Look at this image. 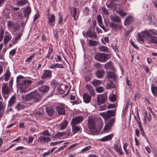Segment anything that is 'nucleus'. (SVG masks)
I'll use <instances>...</instances> for the list:
<instances>
[{
  "mask_svg": "<svg viewBox=\"0 0 157 157\" xmlns=\"http://www.w3.org/2000/svg\"><path fill=\"white\" fill-rule=\"evenodd\" d=\"M12 89L9 88L7 83H5L2 87V93L4 98L6 99Z\"/></svg>",
  "mask_w": 157,
  "mask_h": 157,
  "instance_id": "nucleus-8",
  "label": "nucleus"
},
{
  "mask_svg": "<svg viewBox=\"0 0 157 157\" xmlns=\"http://www.w3.org/2000/svg\"><path fill=\"white\" fill-rule=\"evenodd\" d=\"M6 107L5 104L4 103L0 101V112H3L4 113V109Z\"/></svg>",
  "mask_w": 157,
  "mask_h": 157,
  "instance_id": "nucleus-46",
  "label": "nucleus"
},
{
  "mask_svg": "<svg viewBox=\"0 0 157 157\" xmlns=\"http://www.w3.org/2000/svg\"><path fill=\"white\" fill-rule=\"evenodd\" d=\"M115 86L113 82L111 80H109L107 83V88L108 89H110L111 88H113Z\"/></svg>",
  "mask_w": 157,
  "mask_h": 157,
  "instance_id": "nucleus-42",
  "label": "nucleus"
},
{
  "mask_svg": "<svg viewBox=\"0 0 157 157\" xmlns=\"http://www.w3.org/2000/svg\"><path fill=\"white\" fill-rule=\"evenodd\" d=\"M42 134L43 135L45 136H49L50 135V134L48 130L43 131Z\"/></svg>",
  "mask_w": 157,
  "mask_h": 157,
  "instance_id": "nucleus-59",
  "label": "nucleus"
},
{
  "mask_svg": "<svg viewBox=\"0 0 157 157\" xmlns=\"http://www.w3.org/2000/svg\"><path fill=\"white\" fill-rule=\"evenodd\" d=\"M86 88L87 90L90 93V95L92 96H94L95 95V91L93 87L90 84H87L86 85Z\"/></svg>",
  "mask_w": 157,
  "mask_h": 157,
  "instance_id": "nucleus-16",
  "label": "nucleus"
},
{
  "mask_svg": "<svg viewBox=\"0 0 157 157\" xmlns=\"http://www.w3.org/2000/svg\"><path fill=\"white\" fill-rule=\"evenodd\" d=\"M88 40V44L90 46H96L98 44V42L97 41L92 40Z\"/></svg>",
  "mask_w": 157,
  "mask_h": 157,
  "instance_id": "nucleus-44",
  "label": "nucleus"
},
{
  "mask_svg": "<svg viewBox=\"0 0 157 157\" xmlns=\"http://www.w3.org/2000/svg\"><path fill=\"white\" fill-rule=\"evenodd\" d=\"M104 88L102 86L97 87L96 88L97 91L98 93H101L104 90Z\"/></svg>",
  "mask_w": 157,
  "mask_h": 157,
  "instance_id": "nucleus-55",
  "label": "nucleus"
},
{
  "mask_svg": "<svg viewBox=\"0 0 157 157\" xmlns=\"http://www.w3.org/2000/svg\"><path fill=\"white\" fill-rule=\"evenodd\" d=\"M110 18L113 21L118 23H121V20L119 16L116 15H111L110 16Z\"/></svg>",
  "mask_w": 157,
  "mask_h": 157,
  "instance_id": "nucleus-22",
  "label": "nucleus"
},
{
  "mask_svg": "<svg viewBox=\"0 0 157 157\" xmlns=\"http://www.w3.org/2000/svg\"><path fill=\"white\" fill-rule=\"evenodd\" d=\"M70 12L71 15L73 17L75 20H76L78 17V15L77 14V9L75 7H72L71 8Z\"/></svg>",
  "mask_w": 157,
  "mask_h": 157,
  "instance_id": "nucleus-15",
  "label": "nucleus"
},
{
  "mask_svg": "<svg viewBox=\"0 0 157 157\" xmlns=\"http://www.w3.org/2000/svg\"><path fill=\"white\" fill-rule=\"evenodd\" d=\"M48 24L51 26H54V24H52V22L55 21V16L54 15L52 14L51 17H48Z\"/></svg>",
  "mask_w": 157,
  "mask_h": 157,
  "instance_id": "nucleus-32",
  "label": "nucleus"
},
{
  "mask_svg": "<svg viewBox=\"0 0 157 157\" xmlns=\"http://www.w3.org/2000/svg\"><path fill=\"white\" fill-rule=\"evenodd\" d=\"M38 140H40V143H43L46 142H48L51 140L50 137H46L44 136H41L38 139Z\"/></svg>",
  "mask_w": 157,
  "mask_h": 157,
  "instance_id": "nucleus-27",
  "label": "nucleus"
},
{
  "mask_svg": "<svg viewBox=\"0 0 157 157\" xmlns=\"http://www.w3.org/2000/svg\"><path fill=\"white\" fill-rule=\"evenodd\" d=\"M151 90L153 94L155 95L157 93V86H155L153 84L151 85Z\"/></svg>",
  "mask_w": 157,
  "mask_h": 157,
  "instance_id": "nucleus-39",
  "label": "nucleus"
},
{
  "mask_svg": "<svg viewBox=\"0 0 157 157\" xmlns=\"http://www.w3.org/2000/svg\"><path fill=\"white\" fill-rule=\"evenodd\" d=\"M101 64L100 63H97L95 64L94 65V67L96 68H98L101 67Z\"/></svg>",
  "mask_w": 157,
  "mask_h": 157,
  "instance_id": "nucleus-63",
  "label": "nucleus"
},
{
  "mask_svg": "<svg viewBox=\"0 0 157 157\" xmlns=\"http://www.w3.org/2000/svg\"><path fill=\"white\" fill-rule=\"evenodd\" d=\"M23 14L25 17L27 18V20L29 18V16L31 12V7L28 6L25 8L23 10Z\"/></svg>",
  "mask_w": 157,
  "mask_h": 157,
  "instance_id": "nucleus-11",
  "label": "nucleus"
},
{
  "mask_svg": "<svg viewBox=\"0 0 157 157\" xmlns=\"http://www.w3.org/2000/svg\"><path fill=\"white\" fill-rule=\"evenodd\" d=\"M109 100L112 102H114L116 100V95L112 94L109 96Z\"/></svg>",
  "mask_w": 157,
  "mask_h": 157,
  "instance_id": "nucleus-47",
  "label": "nucleus"
},
{
  "mask_svg": "<svg viewBox=\"0 0 157 157\" xmlns=\"http://www.w3.org/2000/svg\"><path fill=\"white\" fill-rule=\"evenodd\" d=\"M34 138L32 136H29L28 137V143L30 144L33 142Z\"/></svg>",
  "mask_w": 157,
  "mask_h": 157,
  "instance_id": "nucleus-61",
  "label": "nucleus"
},
{
  "mask_svg": "<svg viewBox=\"0 0 157 157\" xmlns=\"http://www.w3.org/2000/svg\"><path fill=\"white\" fill-rule=\"evenodd\" d=\"M86 34L91 39L92 38L95 39H98V37L96 33L94 32L91 31L89 30L86 32Z\"/></svg>",
  "mask_w": 157,
  "mask_h": 157,
  "instance_id": "nucleus-18",
  "label": "nucleus"
},
{
  "mask_svg": "<svg viewBox=\"0 0 157 157\" xmlns=\"http://www.w3.org/2000/svg\"><path fill=\"white\" fill-rule=\"evenodd\" d=\"M25 98L27 101L33 99L34 102H38L41 100V96L37 91H34L27 95Z\"/></svg>",
  "mask_w": 157,
  "mask_h": 157,
  "instance_id": "nucleus-3",
  "label": "nucleus"
},
{
  "mask_svg": "<svg viewBox=\"0 0 157 157\" xmlns=\"http://www.w3.org/2000/svg\"><path fill=\"white\" fill-rule=\"evenodd\" d=\"M107 100V96L105 94L98 95L97 97V104L100 105L102 104L105 103Z\"/></svg>",
  "mask_w": 157,
  "mask_h": 157,
  "instance_id": "nucleus-6",
  "label": "nucleus"
},
{
  "mask_svg": "<svg viewBox=\"0 0 157 157\" xmlns=\"http://www.w3.org/2000/svg\"><path fill=\"white\" fill-rule=\"evenodd\" d=\"M35 56V54L34 53L33 55L27 58L25 60L26 62H30L32 59Z\"/></svg>",
  "mask_w": 157,
  "mask_h": 157,
  "instance_id": "nucleus-54",
  "label": "nucleus"
},
{
  "mask_svg": "<svg viewBox=\"0 0 157 157\" xmlns=\"http://www.w3.org/2000/svg\"><path fill=\"white\" fill-rule=\"evenodd\" d=\"M68 122L67 120H65L63 122L61 123L60 124V129H64L67 126Z\"/></svg>",
  "mask_w": 157,
  "mask_h": 157,
  "instance_id": "nucleus-43",
  "label": "nucleus"
},
{
  "mask_svg": "<svg viewBox=\"0 0 157 157\" xmlns=\"http://www.w3.org/2000/svg\"><path fill=\"white\" fill-rule=\"evenodd\" d=\"M16 50L15 49H13L11 50L10 52V54L12 55V56H13L16 53Z\"/></svg>",
  "mask_w": 157,
  "mask_h": 157,
  "instance_id": "nucleus-64",
  "label": "nucleus"
},
{
  "mask_svg": "<svg viewBox=\"0 0 157 157\" xmlns=\"http://www.w3.org/2000/svg\"><path fill=\"white\" fill-rule=\"evenodd\" d=\"M90 10L88 7H86L83 10L84 13L86 15H88L90 13Z\"/></svg>",
  "mask_w": 157,
  "mask_h": 157,
  "instance_id": "nucleus-56",
  "label": "nucleus"
},
{
  "mask_svg": "<svg viewBox=\"0 0 157 157\" xmlns=\"http://www.w3.org/2000/svg\"><path fill=\"white\" fill-rule=\"evenodd\" d=\"M11 73L9 70H7L6 73L5 74V76L4 77V80L5 81H7L9 79Z\"/></svg>",
  "mask_w": 157,
  "mask_h": 157,
  "instance_id": "nucleus-41",
  "label": "nucleus"
},
{
  "mask_svg": "<svg viewBox=\"0 0 157 157\" xmlns=\"http://www.w3.org/2000/svg\"><path fill=\"white\" fill-rule=\"evenodd\" d=\"M49 88L50 87L46 85L38 87L39 90L43 93L47 92L49 90Z\"/></svg>",
  "mask_w": 157,
  "mask_h": 157,
  "instance_id": "nucleus-24",
  "label": "nucleus"
},
{
  "mask_svg": "<svg viewBox=\"0 0 157 157\" xmlns=\"http://www.w3.org/2000/svg\"><path fill=\"white\" fill-rule=\"evenodd\" d=\"M105 74V72L103 69L99 70L96 72V76L98 78L103 77Z\"/></svg>",
  "mask_w": 157,
  "mask_h": 157,
  "instance_id": "nucleus-23",
  "label": "nucleus"
},
{
  "mask_svg": "<svg viewBox=\"0 0 157 157\" xmlns=\"http://www.w3.org/2000/svg\"><path fill=\"white\" fill-rule=\"evenodd\" d=\"M97 21L98 23L99 26L105 32H106L108 31L104 26L102 22V17L100 15H98L97 16Z\"/></svg>",
  "mask_w": 157,
  "mask_h": 157,
  "instance_id": "nucleus-14",
  "label": "nucleus"
},
{
  "mask_svg": "<svg viewBox=\"0 0 157 157\" xmlns=\"http://www.w3.org/2000/svg\"><path fill=\"white\" fill-rule=\"evenodd\" d=\"M116 119L115 117H113L108 120L107 121L105 124L103 130L106 131L110 130L112 127L115 122Z\"/></svg>",
  "mask_w": 157,
  "mask_h": 157,
  "instance_id": "nucleus-7",
  "label": "nucleus"
},
{
  "mask_svg": "<svg viewBox=\"0 0 157 157\" xmlns=\"http://www.w3.org/2000/svg\"><path fill=\"white\" fill-rule=\"evenodd\" d=\"M99 49L101 51L106 52L108 51V49L105 46H101L99 47Z\"/></svg>",
  "mask_w": 157,
  "mask_h": 157,
  "instance_id": "nucleus-51",
  "label": "nucleus"
},
{
  "mask_svg": "<svg viewBox=\"0 0 157 157\" xmlns=\"http://www.w3.org/2000/svg\"><path fill=\"white\" fill-rule=\"evenodd\" d=\"M149 116V114H148L147 112V111H145L144 113V122L145 124H146L147 120V119L148 117Z\"/></svg>",
  "mask_w": 157,
  "mask_h": 157,
  "instance_id": "nucleus-52",
  "label": "nucleus"
},
{
  "mask_svg": "<svg viewBox=\"0 0 157 157\" xmlns=\"http://www.w3.org/2000/svg\"><path fill=\"white\" fill-rule=\"evenodd\" d=\"M35 115L37 117H41L44 115V112L38 111L36 113Z\"/></svg>",
  "mask_w": 157,
  "mask_h": 157,
  "instance_id": "nucleus-53",
  "label": "nucleus"
},
{
  "mask_svg": "<svg viewBox=\"0 0 157 157\" xmlns=\"http://www.w3.org/2000/svg\"><path fill=\"white\" fill-rule=\"evenodd\" d=\"M64 136H65L64 132H58L55 135V137L56 138H58Z\"/></svg>",
  "mask_w": 157,
  "mask_h": 157,
  "instance_id": "nucleus-49",
  "label": "nucleus"
},
{
  "mask_svg": "<svg viewBox=\"0 0 157 157\" xmlns=\"http://www.w3.org/2000/svg\"><path fill=\"white\" fill-rule=\"evenodd\" d=\"M106 77L109 80L110 79L114 80L116 79V75L113 72H107V75Z\"/></svg>",
  "mask_w": 157,
  "mask_h": 157,
  "instance_id": "nucleus-20",
  "label": "nucleus"
},
{
  "mask_svg": "<svg viewBox=\"0 0 157 157\" xmlns=\"http://www.w3.org/2000/svg\"><path fill=\"white\" fill-rule=\"evenodd\" d=\"M29 2L27 0H19L17 1V4L19 6H22Z\"/></svg>",
  "mask_w": 157,
  "mask_h": 157,
  "instance_id": "nucleus-31",
  "label": "nucleus"
},
{
  "mask_svg": "<svg viewBox=\"0 0 157 157\" xmlns=\"http://www.w3.org/2000/svg\"><path fill=\"white\" fill-rule=\"evenodd\" d=\"M99 115L103 117L104 119L106 121L110 118L111 117H114L116 115L115 110H110L106 112L102 113Z\"/></svg>",
  "mask_w": 157,
  "mask_h": 157,
  "instance_id": "nucleus-4",
  "label": "nucleus"
},
{
  "mask_svg": "<svg viewBox=\"0 0 157 157\" xmlns=\"http://www.w3.org/2000/svg\"><path fill=\"white\" fill-rule=\"evenodd\" d=\"M113 136L114 135L112 134L103 137L102 138L100 139L99 140L103 142L109 141L111 140Z\"/></svg>",
  "mask_w": 157,
  "mask_h": 157,
  "instance_id": "nucleus-26",
  "label": "nucleus"
},
{
  "mask_svg": "<svg viewBox=\"0 0 157 157\" xmlns=\"http://www.w3.org/2000/svg\"><path fill=\"white\" fill-rule=\"evenodd\" d=\"M102 11L105 14H108V11L106 9L105 7H103L102 8Z\"/></svg>",
  "mask_w": 157,
  "mask_h": 157,
  "instance_id": "nucleus-60",
  "label": "nucleus"
},
{
  "mask_svg": "<svg viewBox=\"0 0 157 157\" xmlns=\"http://www.w3.org/2000/svg\"><path fill=\"white\" fill-rule=\"evenodd\" d=\"M91 148V147L90 146H89L86 147L82 149L81 151L82 153H83L85 151L88 150Z\"/></svg>",
  "mask_w": 157,
  "mask_h": 157,
  "instance_id": "nucleus-57",
  "label": "nucleus"
},
{
  "mask_svg": "<svg viewBox=\"0 0 157 157\" xmlns=\"http://www.w3.org/2000/svg\"><path fill=\"white\" fill-rule=\"evenodd\" d=\"M108 54L98 53L95 55V59L101 62H105L108 59Z\"/></svg>",
  "mask_w": 157,
  "mask_h": 157,
  "instance_id": "nucleus-5",
  "label": "nucleus"
},
{
  "mask_svg": "<svg viewBox=\"0 0 157 157\" xmlns=\"http://www.w3.org/2000/svg\"><path fill=\"white\" fill-rule=\"evenodd\" d=\"M83 120V117L79 116L72 119L71 124H78L80 123Z\"/></svg>",
  "mask_w": 157,
  "mask_h": 157,
  "instance_id": "nucleus-12",
  "label": "nucleus"
},
{
  "mask_svg": "<svg viewBox=\"0 0 157 157\" xmlns=\"http://www.w3.org/2000/svg\"><path fill=\"white\" fill-rule=\"evenodd\" d=\"M102 83L101 81L98 80H95L93 81L92 82V84L95 87L100 85Z\"/></svg>",
  "mask_w": 157,
  "mask_h": 157,
  "instance_id": "nucleus-37",
  "label": "nucleus"
},
{
  "mask_svg": "<svg viewBox=\"0 0 157 157\" xmlns=\"http://www.w3.org/2000/svg\"><path fill=\"white\" fill-rule=\"evenodd\" d=\"M56 110L58 115H63L65 113L64 107L62 104H60L57 106L56 108Z\"/></svg>",
  "mask_w": 157,
  "mask_h": 157,
  "instance_id": "nucleus-9",
  "label": "nucleus"
},
{
  "mask_svg": "<svg viewBox=\"0 0 157 157\" xmlns=\"http://www.w3.org/2000/svg\"><path fill=\"white\" fill-rule=\"evenodd\" d=\"M83 98L84 102L86 103H88L90 102L91 97L89 94L85 93L83 94Z\"/></svg>",
  "mask_w": 157,
  "mask_h": 157,
  "instance_id": "nucleus-25",
  "label": "nucleus"
},
{
  "mask_svg": "<svg viewBox=\"0 0 157 157\" xmlns=\"http://www.w3.org/2000/svg\"><path fill=\"white\" fill-rule=\"evenodd\" d=\"M146 39L149 43L157 44V38L152 36L147 32H144L138 34V40L139 42H144Z\"/></svg>",
  "mask_w": 157,
  "mask_h": 157,
  "instance_id": "nucleus-1",
  "label": "nucleus"
},
{
  "mask_svg": "<svg viewBox=\"0 0 157 157\" xmlns=\"http://www.w3.org/2000/svg\"><path fill=\"white\" fill-rule=\"evenodd\" d=\"M114 149L120 155H123V153L121 146L117 144H114Z\"/></svg>",
  "mask_w": 157,
  "mask_h": 157,
  "instance_id": "nucleus-21",
  "label": "nucleus"
},
{
  "mask_svg": "<svg viewBox=\"0 0 157 157\" xmlns=\"http://www.w3.org/2000/svg\"><path fill=\"white\" fill-rule=\"evenodd\" d=\"M58 84V82L55 79H53L51 82V85L54 87V89L55 88Z\"/></svg>",
  "mask_w": 157,
  "mask_h": 157,
  "instance_id": "nucleus-45",
  "label": "nucleus"
},
{
  "mask_svg": "<svg viewBox=\"0 0 157 157\" xmlns=\"http://www.w3.org/2000/svg\"><path fill=\"white\" fill-rule=\"evenodd\" d=\"M21 36V33H19L16 34L15 37L13 38L12 40V43L13 44H15L17 43V40L20 39Z\"/></svg>",
  "mask_w": 157,
  "mask_h": 157,
  "instance_id": "nucleus-34",
  "label": "nucleus"
},
{
  "mask_svg": "<svg viewBox=\"0 0 157 157\" xmlns=\"http://www.w3.org/2000/svg\"><path fill=\"white\" fill-rule=\"evenodd\" d=\"M16 97L15 96L13 95L10 98V100L9 101V104H8V108L10 107L16 101Z\"/></svg>",
  "mask_w": 157,
  "mask_h": 157,
  "instance_id": "nucleus-30",
  "label": "nucleus"
},
{
  "mask_svg": "<svg viewBox=\"0 0 157 157\" xmlns=\"http://www.w3.org/2000/svg\"><path fill=\"white\" fill-rule=\"evenodd\" d=\"M52 77V71L51 70H44V73L41 76V78L43 79H45L51 77Z\"/></svg>",
  "mask_w": 157,
  "mask_h": 157,
  "instance_id": "nucleus-13",
  "label": "nucleus"
},
{
  "mask_svg": "<svg viewBox=\"0 0 157 157\" xmlns=\"http://www.w3.org/2000/svg\"><path fill=\"white\" fill-rule=\"evenodd\" d=\"M88 128L90 129V131H92V134L95 132V125L94 122L92 121L88 120Z\"/></svg>",
  "mask_w": 157,
  "mask_h": 157,
  "instance_id": "nucleus-17",
  "label": "nucleus"
},
{
  "mask_svg": "<svg viewBox=\"0 0 157 157\" xmlns=\"http://www.w3.org/2000/svg\"><path fill=\"white\" fill-rule=\"evenodd\" d=\"M134 20L133 17L130 16H128L125 19L124 24L125 25H128Z\"/></svg>",
  "mask_w": 157,
  "mask_h": 157,
  "instance_id": "nucleus-19",
  "label": "nucleus"
},
{
  "mask_svg": "<svg viewBox=\"0 0 157 157\" xmlns=\"http://www.w3.org/2000/svg\"><path fill=\"white\" fill-rule=\"evenodd\" d=\"M53 51V49L52 46H50L49 48V51L47 56V57L49 59H53L52 56H51V54Z\"/></svg>",
  "mask_w": 157,
  "mask_h": 157,
  "instance_id": "nucleus-29",
  "label": "nucleus"
},
{
  "mask_svg": "<svg viewBox=\"0 0 157 157\" xmlns=\"http://www.w3.org/2000/svg\"><path fill=\"white\" fill-rule=\"evenodd\" d=\"M15 108L17 110H20L21 109H24L25 108V106L22 103L19 102L15 107Z\"/></svg>",
  "mask_w": 157,
  "mask_h": 157,
  "instance_id": "nucleus-36",
  "label": "nucleus"
},
{
  "mask_svg": "<svg viewBox=\"0 0 157 157\" xmlns=\"http://www.w3.org/2000/svg\"><path fill=\"white\" fill-rule=\"evenodd\" d=\"M13 82V79H12L11 80H10L9 82V88H10V89H12Z\"/></svg>",
  "mask_w": 157,
  "mask_h": 157,
  "instance_id": "nucleus-62",
  "label": "nucleus"
},
{
  "mask_svg": "<svg viewBox=\"0 0 157 157\" xmlns=\"http://www.w3.org/2000/svg\"><path fill=\"white\" fill-rule=\"evenodd\" d=\"M4 31L2 29L0 30V42L2 41L4 36Z\"/></svg>",
  "mask_w": 157,
  "mask_h": 157,
  "instance_id": "nucleus-50",
  "label": "nucleus"
},
{
  "mask_svg": "<svg viewBox=\"0 0 157 157\" xmlns=\"http://www.w3.org/2000/svg\"><path fill=\"white\" fill-rule=\"evenodd\" d=\"M15 24L12 21H9L7 23V25L8 28H11L14 27Z\"/></svg>",
  "mask_w": 157,
  "mask_h": 157,
  "instance_id": "nucleus-48",
  "label": "nucleus"
},
{
  "mask_svg": "<svg viewBox=\"0 0 157 157\" xmlns=\"http://www.w3.org/2000/svg\"><path fill=\"white\" fill-rule=\"evenodd\" d=\"M110 27L112 30L115 31H121L122 29V26L121 23L117 24L114 23H110Z\"/></svg>",
  "mask_w": 157,
  "mask_h": 157,
  "instance_id": "nucleus-10",
  "label": "nucleus"
},
{
  "mask_svg": "<svg viewBox=\"0 0 157 157\" xmlns=\"http://www.w3.org/2000/svg\"><path fill=\"white\" fill-rule=\"evenodd\" d=\"M22 76L20 75L17 78V86L18 88L20 89L21 92H25L27 87L31 85L32 81L30 80H25Z\"/></svg>",
  "mask_w": 157,
  "mask_h": 157,
  "instance_id": "nucleus-2",
  "label": "nucleus"
},
{
  "mask_svg": "<svg viewBox=\"0 0 157 157\" xmlns=\"http://www.w3.org/2000/svg\"><path fill=\"white\" fill-rule=\"evenodd\" d=\"M113 67V66L111 61H109L104 65V68L105 69H112Z\"/></svg>",
  "mask_w": 157,
  "mask_h": 157,
  "instance_id": "nucleus-38",
  "label": "nucleus"
},
{
  "mask_svg": "<svg viewBox=\"0 0 157 157\" xmlns=\"http://www.w3.org/2000/svg\"><path fill=\"white\" fill-rule=\"evenodd\" d=\"M11 36L10 34L5 36L4 37V44H6L8 41L11 40Z\"/></svg>",
  "mask_w": 157,
  "mask_h": 157,
  "instance_id": "nucleus-35",
  "label": "nucleus"
},
{
  "mask_svg": "<svg viewBox=\"0 0 157 157\" xmlns=\"http://www.w3.org/2000/svg\"><path fill=\"white\" fill-rule=\"evenodd\" d=\"M72 126V131L74 134H75L80 130L81 128L80 127L77 126L76 124H71Z\"/></svg>",
  "mask_w": 157,
  "mask_h": 157,
  "instance_id": "nucleus-28",
  "label": "nucleus"
},
{
  "mask_svg": "<svg viewBox=\"0 0 157 157\" xmlns=\"http://www.w3.org/2000/svg\"><path fill=\"white\" fill-rule=\"evenodd\" d=\"M107 107L106 105H101L100 106V110H104L106 109Z\"/></svg>",
  "mask_w": 157,
  "mask_h": 157,
  "instance_id": "nucleus-58",
  "label": "nucleus"
},
{
  "mask_svg": "<svg viewBox=\"0 0 157 157\" xmlns=\"http://www.w3.org/2000/svg\"><path fill=\"white\" fill-rule=\"evenodd\" d=\"M46 109L47 113L48 116L51 117L53 115L55 112V110L53 109L46 108Z\"/></svg>",
  "mask_w": 157,
  "mask_h": 157,
  "instance_id": "nucleus-33",
  "label": "nucleus"
},
{
  "mask_svg": "<svg viewBox=\"0 0 157 157\" xmlns=\"http://www.w3.org/2000/svg\"><path fill=\"white\" fill-rule=\"evenodd\" d=\"M128 146V144L127 143H125L123 144V148L125 154L126 155H128L129 154V150L127 148Z\"/></svg>",
  "mask_w": 157,
  "mask_h": 157,
  "instance_id": "nucleus-40",
  "label": "nucleus"
}]
</instances>
